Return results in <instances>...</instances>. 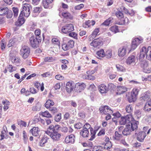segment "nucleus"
I'll list each match as a JSON object with an SVG mask.
<instances>
[{
    "label": "nucleus",
    "instance_id": "5701e85b",
    "mask_svg": "<svg viewBox=\"0 0 151 151\" xmlns=\"http://www.w3.org/2000/svg\"><path fill=\"white\" fill-rule=\"evenodd\" d=\"M113 19L112 17H110L108 19H106L103 23L101 24V25H104L105 26H108L111 23L113 22Z\"/></svg>",
    "mask_w": 151,
    "mask_h": 151
},
{
    "label": "nucleus",
    "instance_id": "ddd939ff",
    "mask_svg": "<svg viewBox=\"0 0 151 151\" xmlns=\"http://www.w3.org/2000/svg\"><path fill=\"white\" fill-rule=\"evenodd\" d=\"M53 0H42V4L45 9H50L52 7L51 4Z\"/></svg>",
    "mask_w": 151,
    "mask_h": 151
},
{
    "label": "nucleus",
    "instance_id": "9b49d317",
    "mask_svg": "<svg viewBox=\"0 0 151 151\" xmlns=\"http://www.w3.org/2000/svg\"><path fill=\"white\" fill-rule=\"evenodd\" d=\"M142 42V40L138 38L134 39L132 42L131 50H134L137 46Z\"/></svg>",
    "mask_w": 151,
    "mask_h": 151
},
{
    "label": "nucleus",
    "instance_id": "a211bd4d",
    "mask_svg": "<svg viewBox=\"0 0 151 151\" xmlns=\"http://www.w3.org/2000/svg\"><path fill=\"white\" fill-rule=\"evenodd\" d=\"M126 49L125 47H121L118 50V54L120 57H122L126 55Z\"/></svg>",
    "mask_w": 151,
    "mask_h": 151
},
{
    "label": "nucleus",
    "instance_id": "a19ab883",
    "mask_svg": "<svg viewBox=\"0 0 151 151\" xmlns=\"http://www.w3.org/2000/svg\"><path fill=\"white\" fill-rule=\"evenodd\" d=\"M47 141V139L46 137H44L41 139L40 142V145L41 146L43 147L45 146V144Z\"/></svg>",
    "mask_w": 151,
    "mask_h": 151
},
{
    "label": "nucleus",
    "instance_id": "f3484780",
    "mask_svg": "<svg viewBox=\"0 0 151 151\" xmlns=\"http://www.w3.org/2000/svg\"><path fill=\"white\" fill-rule=\"evenodd\" d=\"M98 88L99 91L101 93H106L109 90L108 87L104 84H101L99 85Z\"/></svg>",
    "mask_w": 151,
    "mask_h": 151
},
{
    "label": "nucleus",
    "instance_id": "09e8293b",
    "mask_svg": "<svg viewBox=\"0 0 151 151\" xmlns=\"http://www.w3.org/2000/svg\"><path fill=\"white\" fill-rule=\"evenodd\" d=\"M41 30L39 29L36 30L35 31V34L36 35L35 37L38 38H42L40 36Z\"/></svg>",
    "mask_w": 151,
    "mask_h": 151
},
{
    "label": "nucleus",
    "instance_id": "b1692460",
    "mask_svg": "<svg viewBox=\"0 0 151 151\" xmlns=\"http://www.w3.org/2000/svg\"><path fill=\"white\" fill-rule=\"evenodd\" d=\"M122 137V134H121V132H118L115 131V136H113V138L115 140H119Z\"/></svg>",
    "mask_w": 151,
    "mask_h": 151
},
{
    "label": "nucleus",
    "instance_id": "58836bf2",
    "mask_svg": "<svg viewBox=\"0 0 151 151\" xmlns=\"http://www.w3.org/2000/svg\"><path fill=\"white\" fill-rule=\"evenodd\" d=\"M55 57H48L44 59V60L45 62H50L55 61Z\"/></svg>",
    "mask_w": 151,
    "mask_h": 151
},
{
    "label": "nucleus",
    "instance_id": "6e6d98bb",
    "mask_svg": "<svg viewBox=\"0 0 151 151\" xmlns=\"http://www.w3.org/2000/svg\"><path fill=\"white\" fill-rule=\"evenodd\" d=\"M134 114L138 118L141 116V112L139 110H136L134 112Z\"/></svg>",
    "mask_w": 151,
    "mask_h": 151
},
{
    "label": "nucleus",
    "instance_id": "4c0bfd02",
    "mask_svg": "<svg viewBox=\"0 0 151 151\" xmlns=\"http://www.w3.org/2000/svg\"><path fill=\"white\" fill-rule=\"evenodd\" d=\"M90 131L91 136V138L89 140H92L95 137V134L96 133V131L95 130H93L92 127L90 128Z\"/></svg>",
    "mask_w": 151,
    "mask_h": 151
},
{
    "label": "nucleus",
    "instance_id": "39448f33",
    "mask_svg": "<svg viewBox=\"0 0 151 151\" xmlns=\"http://www.w3.org/2000/svg\"><path fill=\"white\" fill-rule=\"evenodd\" d=\"M42 40V38H37L34 35L32 36L29 38V42L31 46L34 48H37Z\"/></svg>",
    "mask_w": 151,
    "mask_h": 151
},
{
    "label": "nucleus",
    "instance_id": "bb28decb",
    "mask_svg": "<svg viewBox=\"0 0 151 151\" xmlns=\"http://www.w3.org/2000/svg\"><path fill=\"white\" fill-rule=\"evenodd\" d=\"M62 15L64 18L67 19H72L73 18L72 16L68 12H63L62 14Z\"/></svg>",
    "mask_w": 151,
    "mask_h": 151
},
{
    "label": "nucleus",
    "instance_id": "1a4fd4ad",
    "mask_svg": "<svg viewBox=\"0 0 151 151\" xmlns=\"http://www.w3.org/2000/svg\"><path fill=\"white\" fill-rule=\"evenodd\" d=\"M102 42L101 38H97L94 39L90 43V45L94 47H99L102 44Z\"/></svg>",
    "mask_w": 151,
    "mask_h": 151
},
{
    "label": "nucleus",
    "instance_id": "7ed1b4c3",
    "mask_svg": "<svg viewBox=\"0 0 151 151\" xmlns=\"http://www.w3.org/2000/svg\"><path fill=\"white\" fill-rule=\"evenodd\" d=\"M135 120L131 115H127L125 117H122L119 121L120 124L124 125L126 123L131 124V122Z\"/></svg>",
    "mask_w": 151,
    "mask_h": 151
},
{
    "label": "nucleus",
    "instance_id": "864d4df0",
    "mask_svg": "<svg viewBox=\"0 0 151 151\" xmlns=\"http://www.w3.org/2000/svg\"><path fill=\"white\" fill-rule=\"evenodd\" d=\"M69 36L73 37L74 38L77 39H78L77 34L75 32H72L69 34Z\"/></svg>",
    "mask_w": 151,
    "mask_h": 151
},
{
    "label": "nucleus",
    "instance_id": "8fccbe9b",
    "mask_svg": "<svg viewBox=\"0 0 151 151\" xmlns=\"http://www.w3.org/2000/svg\"><path fill=\"white\" fill-rule=\"evenodd\" d=\"M13 11L14 13V16L15 17H17L18 15V9L17 8L13 7Z\"/></svg>",
    "mask_w": 151,
    "mask_h": 151
},
{
    "label": "nucleus",
    "instance_id": "6ab92c4d",
    "mask_svg": "<svg viewBox=\"0 0 151 151\" xmlns=\"http://www.w3.org/2000/svg\"><path fill=\"white\" fill-rule=\"evenodd\" d=\"M39 132L40 129L38 127H34L29 131V132L32 133V135L36 137L39 135Z\"/></svg>",
    "mask_w": 151,
    "mask_h": 151
},
{
    "label": "nucleus",
    "instance_id": "2f4dec72",
    "mask_svg": "<svg viewBox=\"0 0 151 151\" xmlns=\"http://www.w3.org/2000/svg\"><path fill=\"white\" fill-rule=\"evenodd\" d=\"M2 103L4 105L3 109L5 111L9 108V102L6 99L5 100H3Z\"/></svg>",
    "mask_w": 151,
    "mask_h": 151
},
{
    "label": "nucleus",
    "instance_id": "c9c22d12",
    "mask_svg": "<svg viewBox=\"0 0 151 151\" xmlns=\"http://www.w3.org/2000/svg\"><path fill=\"white\" fill-rule=\"evenodd\" d=\"M8 11V9L7 7L0 8V15L4 16L6 15V12Z\"/></svg>",
    "mask_w": 151,
    "mask_h": 151
},
{
    "label": "nucleus",
    "instance_id": "13d9d810",
    "mask_svg": "<svg viewBox=\"0 0 151 151\" xmlns=\"http://www.w3.org/2000/svg\"><path fill=\"white\" fill-rule=\"evenodd\" d=\"M83 127V124L81 123H76L74 125L75 128L77 129H80Z\"/></svg>",
    "mask_w": 151,
    "mask_h": 151
},
{
    "label": "nucleus",
    "instance_id": "f257e3e1",
    "mask_svg": "<svg viewBox=\"0 0 151 151\" xmlns=\"http://www.w3.org/2000/svg\"><path fill=\"white\" fill-rule=\"evenodd\" d=\"M139 122L135 120L131 122V124H127L126 125V128L122 131V134L124 135H127L130 134L132 131L137 129Z\"/></svg>",
    "mask_w": 151,
    "mask_h": 151
},
{
    "label": "nucleus",
    "instance_id": "0eeeda50",
    "mask_svg": "<svg viewBox=\"0 0 151 151\" xmlns=\"http://www.w3.org/2000/svg\"><path fill=\"white\" fill-rule=\"evenodd\" d=\"M74 30V27L72 24H67L62 27L61 32L62 33L66 34Z\"/></svg>",
    "mask_w": 151,
    "mask_h": 151
},
{
    "label": "nucleus",
    "instance_id": "4468645a",
    "mask_svg": "<svg viewBox=\"0 0 151 151\" xmlns=\"http://www.w3.org/2000/svg\"><path fill=\"white\" fill-rule=\"evenodd\" d=\"M86 87L85 84L83 83H78L75 86V88L76 91L78 92H80L83 90Z\"/></svg>",
    "mask_w": 151,
    "mask_h": 151
},
{
    "label": "nucleus",
    "instance_id": "79ce46f5",
    "mask_svg": "<svg viewBox=\"0 0 151 151\" xmlns=\"http://www.w3.org/2000/svg\"><path fill=\"white\" fill-rule=\"evenodd\" d=\"M112 146V144L111 142H109L105 143L104 146V148L105 149L108 150L111 148Z\"/></svg>",
    "mask_w": 151,
    "mask_h": 151
},
{
    "label": "nucleus",
    "instance_id": "473e14b6",
    "mask_svg": "<svg viewBox=\"0 0 151 151\" xmlns=\"http://www.w3.org/2000/svg\"><path fill=\"white\" fill-rule=\"evenodd\" d=\"M117 91L119 94H122L127 91V88L124 86H119L118 87Z\"/></svg>",
    "mask_w": 151,
    "mask_h": 151
},
{
    "label": "nucleus",
    "instance_id": "f03ea898",
    "mask_svg": "<svg viewBox=\"0 0 151 151\" xmlns=\"http://www.w3.org/2000/svg\"><path fill=\"white\" fill-rule=\"evenodd\" d=\"M145 57L148 60H151V47L149 46L147 48L145 47L142 48L140 52V59H142Z\"/></svg>",
    "mask_w": 151,
    "mask_h": 151
},
{
    "label": "nucleus",
    "instance_id": "412c9836",
    "mask_svg": "<svg viewBox=\"0 0 151 151\" xmlns=\"http://www.w3.org/2000/svg\"><path fill=\"white\" fill-rule=\"evenodd\" d=\"M135 60V56L133 55H131L127 59L126 62L127 64L130 65L133 63H134Z\"/></svg>",
    "mask_w": 151,
    "mask_h": 151
},
{
    "label": "nucleus",
    "instance_id": "6e6552de",
    "mask_svg": "<svg viewBox=\"0 0 151 151\" xmlns=\"http://www.w3.org/2000/svg\"><path fill=\"white\" fill-rule=\"evenodd\" d=\"M99 110L101 113L105 114H111L113 113V111L107 106H101L99 108Z\"/></svg>",
    "mask_w": 151,
    "mask_h": 151
},
{
    "label": "nucleus",
    "instance_id": "f704fd0d",
    "mask_svg": "<svg viewBox=\"0 0 151 151\" xmlns=\"http://www.w3.org/2000/svg\"><path fill=\"white\" fill-rule=\"evenodd\" d=\"M105 53L104 50L101 49L97 52L96 55L100 57L103 58L104 57Z\"/></svg>",
    "mask_w": 151,
    "mask_h": 151
},
{
    "label": "nucleus",
    "instance_id": "603ef678",
    "mask_svg": "<svg viewBox=\"0 0 151 151\" xmlns=\"http://www.w3.org/2000/svg\"><path fill=\"white\" fill-rule=\"evenodd\" d=\"M54 126L52 125H50L49 126L47 130L45 132V133L48 135V132H52L54 131Z\"/></svg>",
    "mask_w": 151,
    "mask_h": 151
},
{
    "label": "nucleus",
    "instance_id": "c85d7f7f",
    "mask_svg": "<svg viewBox=\"0 0 151 151\" xmlns=\"http://www.w3.org/2000/svg\"><path fill=\"white\" fill-rule=\"evenodd\" d=\"M54 103L53 101L50 100L48 99L46 101V103L45 104V106L47 109H48L51 106H53L54 105Z\"/></svg>",
    "mask_w": 151,
    "mask_h": 151
},
{
    "label": "nucleus",
    "instance_id": "cd10ccee",
    "mask_svg": "<svg viewBox=\"0 0 151 151\" xmlns=\"http://www.w3.org/2000/svg\"><path fill=\"white\" fill-rule=\"evenodd\" d=\"M99 28H96L95 29L91 35L90 36L89 39V40L90 41L91 40V38H92V39H93V38L95 37L97 35L99 32Z\"/></svg>",
    "mask_w": 151,
    "mask_h": 151
},
{
    "label": "nucleus",
    "instance_id": "a18cd8bd",
    "mask_svg": "<svg viewBox=\"0 0 151 151\" xmlns=\"http://www.w3.org/2000/svg\"><path fill=\"white\" fill-rule=\"evenodd\" d=\"M116 67L117 69V70L119 71L124 72L125 71V69L121 65L119 64L116 65Z\"/></svg>",
    "mask_w": 151,
    "mask_h": 151
},
{
    "label": "nucleus",
    "instance_id": "de8ad7c7",
    "mask_svg": "<svg viewBox=\"0 0 151 151\" xmlns=\"http://www.w3.org/2000/svg\"><path fill=\"white\" fill-rule=\"evenodd\" d=\"M116 16L119 18H121L123 17L124 15L120 11H119L116 12Z\"/></svg>",
    "mask_w": 151,
    "mask_h": 151
},
{
    "label": "nucleus",
    "instance_id": "393cba45",
    "mask_svg": "<svg viewBox=\"0 0 151 151\" xmlns=\"http://www.w3.org/2000/svg\"><path fill=\"white\" fill-rule=\"evenodd\" d=\"M144 110L145 111H149L151 110V102H147L144 108Z\"/></svg>",
    "mask_w": 151,
    "mask_h": 151
},
{
    "label": "nucleus",
    "instance_id": "423d86ee",
    "mask_svg": "<svg viewBox=\"0 0 151 151\" xmlns=\"http://www.w3.org/2000/svg\"><path fill=\"white\" fill-rule=\"evenodd\" d=\"M48 135L54 141H58L60 140L61 136V134L57 131L52 132H48Z\"/></svg>",
    "mask_w": 151,
    "mask_h": 151
},
{
    "label": "nucleus",
    "instance_id": "774afa93",
    "mask_svg": "<svg viewBox=\"0 0 151 151\" xmlns=\"http://www.w3.org/2000/svg\"><path fill=\"white\" fill-rule=\"evenodd\" d=\"M14 68L11 65H9L8 66L7 68L9 69L10 72H12L15 70V69H13Z\"/></svg>",
    "mask_w": 151,
    "mask_h": 151
},
{
    "label": "nucleus",
    "instance_id": "9d476101",
    "mask_svg": "<svg viewBox=\"0 0 151 151\" xmlns=\"http://www.w3.org/2000/svg\"><path fill=\"white\" fill-rule=\"evenodd\" d=\"M31 7L29 4H25L23 6L22 10V12L24 13V15L26 17H28L30 13V10Z\"/></svg>",
    "mask_w": 151,
    "mask_h": 151
},
{
    "label": "nucleus",
    "instance_id": "bf43d9fd",
    "mask_svg": "<svg viewBox=\"0 0 151 151\" xmlns=\"http://www.w3.org/2000/svg\"><path fill=\"white\" fill-rule=\"evenodd\" d=\"M41 11V8L39 7H35L34 8L33 12L34 13H39Z\"/></svg>",
    "mask_w": 151,
    "mask_h": 151
},
{
    "label": "nucleus",
    "instance_id": "5fc2aeb1",
    "mask_svg": "<svg viewBox=\"0 0 151 151\" xmlns=\"http://www.w3.org/2000/svg\"><path fill=\"white\" fill-rule=\"evenodd\" d=\"M6 17L8 18H11L12 16V12L8 9V11H7L6 13Z\"/></svg>",
    "mask_w": 151,
    "mask_h": 151
},
{
    "label": "nucleus",
    "instance_id": "f8f14e48",
    "mask_svg": "<svg viewBox=\"0 0 151 151\" xmlns=\"http://www.w3.org/2000/svg\"><path fill=\"white\" fill-rule=\"evenodd\" d=\"M142 42V40L138 38L134 39L132 42L131 50H134L137 46Z\"/></svg>",
    "mask_w": 151,
    "mask_h": 151
},
{
    "label": "nucleus",
    "instance_id": "e2e57ef3",
    "mask_svg": "<svg viewBox=\"0 0 151 151\" xmlns=\"http://www.w3.org/2000/svg\"><path fill=\"white\" fill-rule=\"evenodd\" d=\"M91 125L88 123H86L83 126V129L88 130L91 128Z\"/></svg>",
    "mask_w": 151,
    "mask_h": 151
},
{
    "label": "nucleus",
    "instance_id": "a878e982",
    "mask_svg": "<svg viewBox=\"0 0 151 151\" xmlns=\"http://www.w3.org/2000/svg\"><path fill=\"white\" fill-rule=\"evenodd\" d=\"M89 131L88 130L84 129L81 130L80 132V134L83 137H87L89 135Z\"/></svg>",
    "mask_w": 151,
    "mask_h": 151
},
{
    "label": "nucleus",
    "instance_id": "4be33fe9",
    "mask_svg": "<svg viewBox=\"0 0 151 151\" xmlns=\"http://www.w3.org/2000/svg\"><path fill=\"white\" fill-rule=\"evenodd\" d=\"M66 87L67 91L70 93L73 90V85L72 83L69 82L67 83Z\"/></svg>",
    "mask_w": 151,
    "mask_h": 151
},
{
    "label": "nucleus",
    "instance_id": "dca6fc26",
    "mask_svg": "<svg viewBox=\"0 0 151 151\" xmlns=\"http://www.w3.org/2000/svg\"><path fill=\"white\" fill-rule=\"evenodd\" d=\"M75 136L73 134L67 136L65 138V142L66 143H73L75 141Z\"/></svg>",
    "mask_w": 151,
    "mask_h": 151
},
{
    "label": "nucleus",
    "instance_id": "69168bd1",
    "mask_svg": "<svg viewBox=\"0 0 151 151\" xmlns=\"http://www.w3.org/2000/svg\"><path fill=\"white\" fill-rule=\"evenodd\" d=\"M6 43L4 40H3L1 41V49L3 50L5 48Z\"/></svg>",
    "mask_w": 151,
    "mask_h": 151
},
{
    "label": "nucleus",
    "instance_id": "49530a36",
    "mask_svg": "<svg viewBox=\"0 0 151 151\" xmlns=\"http://www.w3.org/2000/svg\"><path fill=\"white\" fill-rule=\"evenodd\" d=\"M74 42L73 40H69L67 43V45L70 48H73L74 46Z\"/></svg>",
    "mask_w": 151,
    "mask_h": 151
},
{
    "label": "nucleus",
    "instance_id": "7c9ffc66",
    "mask_svg": "<svg viewBox=\"0 0 151 151\" xmlns=\"http://www.w3.org/2000/svg\"><path fill=\"white\" fill-rule=\"evenodd\" d=\"M112 55V51L109 49L106 51L105 53V56L107 59L111 58Z\"/></svg>",
    "mask_w": 151,
    "mask_h": 151
},
{
    "label": "nucleus",
    "instance_id": "72a5a7b5",
    "mask_svg": "<svg viewBox=\"0 0 151 151\" xmlns=\"http://www.w3.org/2000/svg\"><path fill=\"white\" fill-rule=\"evenodd\" d=\"M140 66L142 68H144V72L145 73H150V70H149L146 71L145 70V68L147 67V63L145 61H143L140 64Z\"/></svg>",
    "mask_w": 151,
    "mask_h": 151
},
{
    "label": "nucleus",
    "instance_id": "c03bdc74",
    "mask_svg": "<svg viewBox=\"0 0 151 151\" xmlns=\"http://www.w3.org/2000/svg\"><path fill=\"white\" fill-rule=\"evenodd\" d=\"M110 29L111 31L115 33L119 32L118 27L116 25L111 27Z\"/></svg>",
    "mask_w": 151,
    "mask_h": 151
},
{
    "label": "nucleus",
    "instance_id": "4d7b16f0",
    "mask_svg": "<svg viewBox=\"0 0 151 151\" xmlns=\"http://www.w3.org/2000/svg\"><path fill=\"white\" fill-rule=\"evenodd\" d=\"M52 43L54 44L57 45H60V41L57 38H53L52 39Z\"/></svg>",
    "mask_w": 151,
    "mask_h": 151
},
{
    "label": "nucleus",
    "instance_id": "37998d69",
    "mask_svg": "<svg viewBox=\"0 0 151 151\" xmlns=\"http://www.w3.org/2000/svg\"><path fill=\"white\" fill-rule=\"evenodd\" d=\"M41 114L43 116L47 118H50L52 117L51 115L47 111H45L44 112H42Z\"/></svg>",
    "mask_w": 151,
    "mask_h": 151
},
{
    "label": "nucleus",
    "instance_id": "20e7f679",
    "mask_svg": "<svg viewBox=\"0 0 151 151\" xmlns=\"http://www.w3.org/2000/svg\"><path fill=\"white\" fill-rule=\"evenodd\" d=\"M30 53V48L27 46H22L20 50V55L24 59H26L28 57Z\"/></svg>",
    "mask_w": 151,
    "mask_h": 151
},
{
    "label": "nucleus",
    "instance_id": "680f3d73",
    "mask_svg": "<svg viewBox=\"0 0 151 151\" xmlns=\"http://www.w3.org/2000/svg\"><path fill=\"white\" fill-rule=\"evenodd\" d=\"M83 7L84 5L83 4H81L76 6L75 7V9L76 10H80L83 8Z\"/></svg>",
    "mask_w": 151,
    "mask_h": 151
},
{
    "label": "nucleus",
    "instance_id": "c756f323",
    "mask_svg": "<svg viewBox=\"0 0 151 151\" xmlns=\"http://www.w3.org/2000/svg\"><path fill=\"white\" fill-rule=\"evenodd\" d=\"M25 22L24 18H19L17 21L15 22V25L17 26H21Z\"/></svg>",
    "mask_w": 151,
    "mask_h": 151
},
{
    "label": "nucleus",
    "instance_id": "2eb2a0df",
    "mask_svg": "<svg viewBox=\"0 0 151 151\" xmlns=\"http://www.w3.org/2000/svg\"><path fill=\"white\" fill-rule=\"evenodd\" d=\"M150 94L149 92L146 91L141 95V96L140 98V100L142 101H147L150 98Z\"/></svg>",
    "mask_w": 151,
    "mask_h": 151
},
{
    "label": "nucleus",
    "instance_id": "338daca9",
    "mask_svg": "<svg viewBox=\"0 0 151 151\" xmlns=\"http://www.w3.org/2000/svg\"><path fill=\"white\" fill-rule=\"evenodd\" d=\"M61 114H58L55 116V119L57 122H59L61 119Z\"/></svg>",
    "mask_w": 151,
    "mask_h": 151
},
{
    "label": "nucleus",
    "instance_id": "052dcab7",
    "mask_svg": "<svg viewBox=\"0 0 151 151\" xmlns=\"http://www.w3.org/2000/svg\"><path fill=\"white\" fill-rule=\"evenodd\" d=\"M18 124L20 126H24L26 127L27 126V123L26 122L23 121H20L18 122Z\"/></svg>",
    "mask_w": 151,
    "mask_h": 151
},
{
    "label": "nucleus",
    "instance_id": "ea45409f",
    "mask_svg": "<svg viewBox=\"0 0 151 151\" xmlns=\"http://www.w3.org/2000/svg\"><path fill=\"white\" fill-rule=\"evenodd\" d=\"M139 91V89L138 88H135L132 90L131 93L137 97Z\"/></svg>",
    "mask_w": 151,
    "mask_h": 151
},
{
    "label": "nucleus",
    "instance_id": "3c124183",
    "mask_svg": "<svg viewBox=\"0 0 151 151\" xmlns=\"http://www.w3.org/2000/svg\"><path fill=\"white\" fill-rule=\"evenodd\" d=\"M126 110L127 112L128 113H130L132 110V105L129 104V105H127L126 108Z\"/></svg>",
    "mask_w": 151,
    "mask_h": 151
},
{
    "label": "nucleus",
    "instance_id": "0e129e2a",
    "mask_svg": "<svg viewBox=\"0 0 151 151\" xmlns=\"http://www.w3.org/2000/svg\"><path fill=\"white\" fill-rule=\"evenodd\" d=\"M55 78L58 80L61 81L63 80L64 78L63 76L59 74L55 76Z\"/></svg>",
    "mask_w": 151,
    "mask_h": 151
},
{
    "label": "nucleus",
    "instance_id": "e433bc0d",
    "mask_svg": "<svg viewBox=\"0 0 151 151\" xmlns=\"http://www.w3.org/2000/svg\"><path fill=\"white\" fill-rule=\"evenodd\" d=\"M127 98L128 101L131 103L134 102L136 100L137 97L131 93L130 95L128 96Z\"/></svg>",
    "mask_w": 151,
    "mask_h": 151
},
{
    "label": "nucleus",
    "instance_id": "aec40b11",
    "mask_svg": "<svg viewBox=\"0 0 151 151\" xmlns=\"http://www.w3.org/2000/svg\"><path fill=\"white\" fill-rule=\"evenodd\" d=\"M146 134L145 131L139 132L137 137V139L140 141L142 142L146 136Z\"/></svg>",
    "mask_w": 151,
    "mask_h": 151
}]
</instances>
